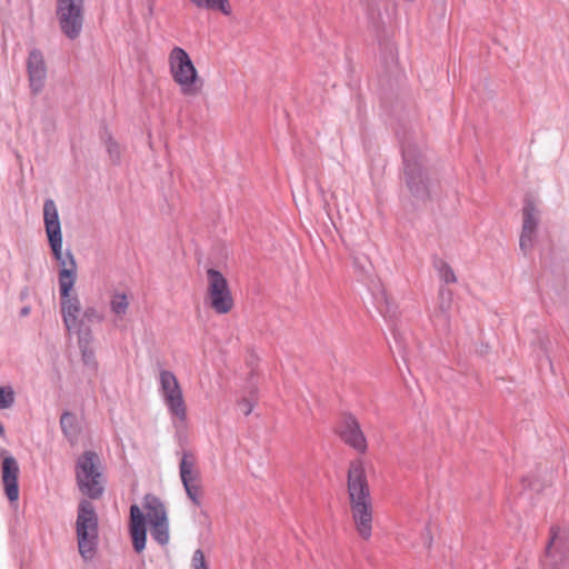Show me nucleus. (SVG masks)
Listing matches in <instances>:
<instances>
[{"label": "nucleus", "instance_id": "nucleus-1", "mask_svg": "<svg viewBox=\"0 0 569 569\" xmlns=\"http://www.w3.org/2000/svg\"><path fill=\"white\" fill-rule=\"evenodd\" d=\"M401 153L405 184L413 202L426 203L431 199L436 184L428 166L427 156L421 146L412 139L401 140Z\"/></svg>", "mask_w": 569, "mask_h": 569}, {"label": "nucleus", "instance_id": "nucleus-2", "mask_svg": "<svg viewBox=\"0 0 569 569\" xmlns=\"http://www.w3.org/2000/svg\"><path fill=\"white\" fill-rule=\"evenodd\" d=\"M352 519L359 536L369 539L372 532V505L366 471L361 461H352L347 477Z\"/></svg>", "mask_w": 569, "mask_h": 569}, {"label": "nucleus", "instance_id": "nucleus-3", "mask_svg": "<svg viewBox=\"0 0 569 569\" xmlns=\"http://www.w3.org/2000/svg\"><path fill=\"white\" fill-rule=\"evenodd\" d=\"M76 537L78 550L84 561L94 558L99 545V518L94 506L82 499L77 509Z\"/></svg>", "mask_w": 569, "mask_h": 569}, {"label": "nucleus", "instance_id": "nucleus-4", "mask_svg": "<svg viewBox=\"0 0 569 569\" xmlns=\"http://www.w3.org/2000/svg\"><path fill=\"white\" fill-rule=\"evenodd\" d=\"M76 480L79 490L90 499H99L104 491L100 458L97 452L87 450L76 462Z\"/></svg>", "mask_w": 569, "mask_h": 569}, {"label": "nucleus", "instance_id": "nucleus-5", "mask_svg": "<svg viewBox=\"0 0 569 569\" xmlns=\"http://www.w3.org/2000/svg\"><path fill=\"white\" fill-rule=\"evenodd\" d=\"M84 0H57L56 16L61 32L70 40L79 38L84 22Z\"/></svg>", "mask_w": 569, "mask_h": 569}, {"label": "nucleus", "instance_id": "nucleus-6", "mask_svg": "<svg viewBox=\"0 0 569 569\" xmlns=\"http://www.w3.org/2000/svg\"><path fill=\"white\" fill-rule=\"evenodd\" d=\"M159 392L169 413L180 421L187 419V407L179 381L172 371L162 369L159 372Z\"/></svg>", "mask_w": 569, "mask_h": 569}, {"label": "nucleus", "instance_id": "nucleus-7", "mask_svg": "<svg viewBox=\"0 0 569 569\" xmlns=\"http://www.w3.org/2000/svg\"><path fill=\"white\" fill-rule=\"evenodd\" d=\"M76 281L69 270H63L59 277L61 316L66 329L72 331L78 320L81 303L77 295H71Z\"/></svg>", "mask_w": 569, "mask_h": 569}, {"label": "nucleus", "instance_id": "nucleus-8", "mask_svg": "<svg viewBox=\"0 0 569 569\" xmlns=\"http://www.w3.org/2000/svg\"><path fill=\"white\" fill-rule=\"evenodd\" d=\"M209 287L208 293L211 308L221 315L228 313L233 307V299L223 274L210 268L207 270Z\"/></svg>", "mask_w": 569, "mask_h": 569}, {"label": "nucleus", "instance_id": "nucleus-9", "mask_svg": "<svg viewBox=\"0 0 569 569\" xmlns=\"http://www.w3.org/2000/svg\"><path fill=\"white\" fill-rule=\"evenodd\" d=\"M144 507L151 525V537L159 545L166 546L169 542V523L164 505L159 498L147 496Z\"/></svg>", "mask_w": 569, "mask_h": 569}, {"label": "nucleus", "instance_id": "nucleus-10", "mask_svg": "<svg viewBox=\"0 0 569 569\" xmlns=\"http://www.w3.org/2000/svg\"><path fill=\"white\" fill-rule=\"evenodd\" d=\"M522 230L520 234L519 247L527 254L531 251L539 224L540 212L532 200L527 199L522 208Z\"/></svg>", "mask_w": 569, "mask_h": 569}, {"label": "nucleus", "instance_id": "nucleus-11", "mask_svg": "<svg viewBox=\"0 0 569 569\" xmlns=\"http://www.w3.org/2000/svg\"><path fill=\"white\" fill-rule=\"evenodd\" d=\"M339 436L346 445L360 453L367 451V439L360 428V425L351 413L345 415L339 428Z\"/></svg>", "mask_w": 569, "mask_h": 569}, {"label": "nucleus", "instance_id": "nucleus-12", "mask_svg": "<svg viewBox=\"0 0 569 569\" xmlns=\"http://www.w3.org/2000/svg\"><path fill=\"white\" fill-rule=\"evenodd\" d=\"M20 472L19 463L13 456H6L2 460L1 473L6 496L13 502L19 499L18 476Z\"/></svg>", "mask_w": 569, "mask_h": 569}, {"label": "nucleus", "instance_id": "nucleus-13", "mask_svg": "<svg viewBox=\"0 0 569 569\" xmlns=\"http://www.w3.org/2000/svg\"><path fill=\"white\" fill-rule=\"evenodd\" d=\"M129 531L134 551L142 552L147 542L146 517L137 505L130 507Z\"/></svg>", "mask_w": 569, "mask_h": 569}, {"label": "nucleus", "instance_id": "nucleus-14", "mask_svg": "<svg viewBox=\"0 0 569 569\" xmlns=\"http://www.w3.org/2000/svg\"><path fill=\"white\" fill-rule=\"evenodd\" d=\"M43 222L48 237V242L52 244L58 243L62 238L61 223L56 202L52 199H47L43 204Z\"/></svg>", "mask_w": 569, "mask_h": 569}, {"label": "nucleus", "instance_id": "nucleus-15", "mask_svg": "<svg viewBox=\"0 0 569 569\" xmlns=\"http://www.w3.org/2000/svg\"><path fill=\"white\" fill-rule=\"evenodd\" d=\"M453 295L450 289L441 287L438 293V308L433 316V323L442 331H450V311L452 308Z\"/></svg>", "mask_w": 569, "mask_h": 569}, {"label": "nucleus", "instance_id": "nucleus-16", "mask_svg": "<svg viewBox=\"0 0 569 569\" xmlns=\"http://www.w3.org/2000/svg\"><path fill=\"white\" fill-rule=\"evenodd\" d=\"M180 479L183 488L200 485V472L196 468L194 457L189 451H183L179 463Z\"/></svg>", "mask_w": 569, "mask_h": 569}, {"label": "nucleus", "instance_id": "nucleus-17", "mask_svg": "<svg viewBox=\"0 0 569 569\" xmlns=\"http://www.w3.org/2000/svg\"><path fill=\"white\" fill-rule=\"evenodd\" d=\"M62 238L58 241V243L52 244V242H49V246L51 248L52 254L54 259L60 264L59 274L63 270H69L72 274V280L76 281L77 279V263L76 259L71 252V250H67L66 252H62Z\"/></svg>", "mask_w": 569, "mask_h": 569}, {"label": "nucleus", "instance_id": "nucleus-18", "mask_svg": "<svg viewBox=\"0 0 569 569\" xmlns=\"http://www.w3.org/2000/svg\"><path fill=\"white\" fill-rule=\"evenodd\" d=\"M170 71H197L189 54L180 47H174L169 54Z\"/></svg>", "mask_w": 569, "mask_h": 569}, {"label": "nucleus", "instance_id": "nucleus-19", "mask_svg": "<svg viewBox=\"0 0 569 569\" xmlns=\"http://www.w3.org/2000/svg\"><path fill=\"white\" fill-rule=\"evenodd\" d=\"M174 81L181 87L184 94H196L203 86V80L198 73H172Z\"/></svg>", "mask_w": 569, "mask_h": 569}, {"label": "nucleus", "instance_id": "nucleus-20", "mask_svg": "<svg viewBox=\"0 0 569 569\" xmlns=\"http://www.w3.org/2000/svg\"><path fill=\"white\" fill-rule=\"evenodd\" d=\"M60 427L63 436L70 441L73 442L77 440L79 435V427L77 417L74 413L70 411H64L60 417Z\"/></svg>", "mask_w": 569, "mask_h": 569}, {"label": "nucleus", "instance_id": "nucleus-21", "mask_svg": "<svg viewBox=\"0 0 569 569\" xmlns=\"http://www.w3.org/2000/svg\"><path fill=\"white\" fill-rule=\"evenodd\" d=\"M375 301L378 311L386 319H392L396 317L397 307L388 297L386 290L381 288L377 293H375Z\"/></svg>", "mask_w": 569, "mask_h": 569}, {"label": "nucleus", "instance_id": "nucleus-22", "mask_svg": "<svg viewBox=\"0 0 569 569\" xmlns=\"http://www.w3.org/2000/svg\"><path fill=\"white\" fill-rule=\"evenodd\" d=\"M197 8L219 11L224 16H231L232 8L229 0H190Z\"/></svg>", "mask_w": 569, "mask_h": 569}, {"label": "nucleus", "instance_id": "nucleus-23", "mask_svg": "<svg viewBox=\"0 0 569 569\" xmlns=\"http://www.w3.org/2000/svg\"><path fill=\"white\" fill-rule=\"evenodd\" d=\"M433 267L438 272L439 278L446 283L457 282V277L453 269L442 259L437 258L433 261Z\"/></svg>", "mask_w": 569, "mask_h": 569}, {"label": "nucleus", "instance_id": "nucleus-24", "mask_svg": "<svg viewBox=\"0 0 569 569\" xmlns=\"http://www.w3.org/2000/svg\"><path fill=\"white\" fill-rule=\"evenodd\" d=\"M103 139L110 161L113 164H119L121 162V148L119 143L109 133H106Z\"/></svg>", "mask_w": 569, "mask_h": 569}, {"label": "nucleus", "instance_id": "nucleus-25", "mask_svg": "<svg viewBox=\"0 0 569 569\" xmlns=\"http://www.w3.org/2000/svg\"><path fill=\"white\" fill-rule=\"evenodd\" d=\"M43 54L39 49H32L27 60V71H44Z\"/></svg>", "mask_w": 569, "mask_h": 569}, {"label": "nucleus", "instance_id": "nucleus-26", "mask_svg": "<svg viewBox=\"0 0 569 569\" xmlns=\"http://www.w3.org/2000/svg\"><path fill=\"white\" fill-rule=\"evenodd\" d=\"M129 307L128 298L124 293H114L110 301V308L117 316H123Z\"/></svg>", "mask_w": 569, "mask_h": 569}, {"label": "nucleus", "instance_id": "nucleus-27", "mask_svg": "<svg viewBox=\"0 0 569 569\" xmlns=\"http://www.w3.org/2000/svg\"><path fill=\"white\" fill-rule=\"evenodd\" d=\"M78 333V345L81 346H91L93 341V336L91 329L83 323V320L77 321V326L73 329Z\"/></svg>", "mask_w": 569, "mask_h": 569}, {"label": "nucleus", "instance_id": "nucleus-28", "mask_svg": "<svg viewBox=\"0 0 569 569\" xmlns=\"http://www.w3.org/2000/svg\"><path fill=\"white\" fill-rule=\"evenodd\" d=\"M16 401V393L11 386H0V409H9Z\"/></svg>", "mask_w": 569, "mask_h": 569}, {"label": "nucleus", "instance_id": "nucleus-29", "mask_svg": "<svg viewBox=\"0 0 569 569\" xmlns=\"http://www.w3.org/2000/svg\"><path fill=\"white\" fill-rule=\"evenodd\" d=\"M353 267L357 271H359L363 276H369L371 270V262L368 256L360 253L353 254Z\"/></svg>", "mask_w": 569, "mask_h": 569}, {"label": "nucleus", "instance_id": "nucleus-30", "mask_svg": "<svg viewBox=\"0 0 569 569\" xmlns=\"http://www.w3.org/2000/svg\"><path fill=\"white\" fill-rule=\"evenodd\" d=\"M29 87L32 94H38L42 91L46 84V73H28Z\"/></svg>", "mask_w": 569, "mask_h": 569}, {"label": "nucleus", "instance_id": "nucleus-31", "mask_svg": "<svg viewBox=\"0 0 569 569\" xmlns=\"http://www.w3.org/2000/svg\"><path fill=\"white\" fill-rule=\"evenodd\" d=\"M382 60L386 71H392L393 69L398 68V60L393 48H387L386 52L382 54Z\"/></svg>", "mask_w": 569, "mask_h": 569}, {"label": "nucleus", "instance_id": "nucleus-32", "mask_svg": "<svg viewBox=\"0 0 569 569\" xmlns=\"http://www.w3.org/2000/svg\"><path fill=\"white\" fill-rule=\"evenodd\" d=\"M83 323L86 322H101L103 321V315L98 312V310L94 307H87L83 311L82 319Z\"/></svg>", "mask_w": 569, "mask_h": 569}, {"label": "nucleus", "instance_id": "nucleus-33", "mask_svg": "<svg viewBox=\"0 0 569 569\" xmlns=\"http://www.w3.org/2000/svg\"><path fill=\"white\" fill-rule=\"evenodd\" d=\"M82 356V361L86 366H89L91 368L97 367V361L94 357V351L91 348V346H81L79 347Z\"/></svg>", "mask_w": 569, "mask_h": 569}, {"label": "nucleus", "instance_id": "nucleus-34", "mask_svg": "<svg viewBox=\"0 0 569 569\" xmlns=\"http://www.w3.org/2000/svg\"><path fill=\"white\" fill-rule=\"evenodd\" d=\"M188 498L192 501V503L197 507L201 506V486L200 485H193L190 487L184 488Z\"/></svg>", "mask_w": 569, "mask_h": 569}, {"label": "nucleus", "instance_id": "nucleus-35", "mask_svg": "<svg viewBox=\"0 0 569 569\" xmlns=\"http://www.w3.org/2000/svg\"><path fill=\"white\" fill-rule=\"evenodd\" d=\"M192 569H208L204 553L201 549H197L192 556Z\"/></svg>", "mask_w": 569, "mask_h": 569}, {"label": "nucleus", "instance_id": "nucleus-36", "mask_svg": "<svg viewBox=\"0 0 569 569\" xmlns=\"http://www.w3.org/2000/svg\"><path fill=\"white\" fill-rule=\"evenodd\" d=\"M244 416H249L253 410V405L248 399H242L239 403Z\"/></svg>", "mask_w": 569, "mask_h": 569}, {"label": "nucleus", "instance_id": "nucleus-37", "mask_svg": "<svg viewBox=\"0 0 569 569\" xmlns=\"http://www.w3.org/2000/svg\"><path fill=\"white\" fill-rule=\"evenodd\" d=\"M557 535H558L557 529L551 528V538H550L549 543L546 546V556H549L551 553V548H552L555 540L557 539Z\"/></svg>", "mask_w": 569, "mask_h": 569}, {"label": "nucleus", "instance_id": "nucleus-38", "mask_svg": "<svg viewBox=\"0 0 569 569\" xmlns=\"http://www.w3.org/2000/svg\"><path fill=\"white\" fill-rule=\"evenodd\" d=\"M426 537H425V545L427 548H430L432 545V537L430 535L429 528H426Z\"/></svg>", "mask_w": 569, "mask_h": 569}, {"label": "nucleus", "instance_id": "nucleus-39", "mask_svg": "<svg viewBox=\"0 0 569 569\" xmlns=\"http://www.w3.org/2000/svg\"><path fill=\"white\" fill-rule=\"evenodd\" d=\"M522 482H523V486L530 488V489H533V490H538V488H536V486L533 485V482L531 480H529L528 477H525L522 479Z\"/></svg>", "mask_w": 569, "mask_h": 569}, {"label": "nucleus", "instance_id": "nucleus-40", "mask_svg": "<svg viewBox=\"0 0 569 569\" xmlns=\"http://www.w3.org/2000/svg\"><path fill=\"white\" fill-rule=\"evenodd\" d=\"M30 313V307H23L21 310H20V315L22 317H26Z\"/></svg>", "mask_w": 569, "mask_h": 569}, {"label": "nucleus", "instance_id": "nucleus-41", "mask_svg": "<svg viewBox=\"0 0 569 569\" xmlns=\"http://www.w3.org/2000/svg\"><path fill=\"white\" fill-rule=\"evenodd\" d=\"M3 433H4V428H3V426L0 423V437H1V436H3Z\"/></svg>", "mask_w": 569, "mask_h": 569}]
</instances>
